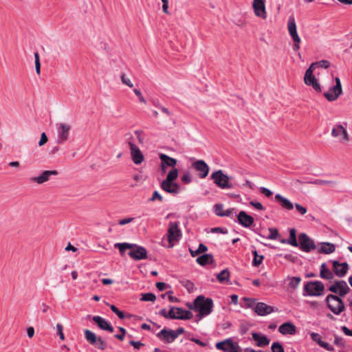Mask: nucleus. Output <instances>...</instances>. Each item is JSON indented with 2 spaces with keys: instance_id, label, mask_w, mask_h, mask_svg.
Here are the masks:
<instances>
[{
  "instance_id": "f257e3e1",
  "label": "nucleus",
  "mask_w": 352,
  "mask_h": 352,
  "mask_svg": "<svg viewBox=\"0 0 352 352\" xmlns=\"http://www.w3.org/2000/svg\"><path fill=\"white\" fill-rule=\"evenodd\" d=\"M213 307V302L210 298H205L202 296H199L194 301L193 309L198 312L201 317L209 315Z\"/></svg>"
},
{
  "instance_id": "09e8293b",
  "label": "nucleus",
  "mask_w": 352,
  "mask_h": 352,
  "mask_svg": "<svg viewBox=\"0 0 352 352\" xmlns=\"http://www.w3.org/2000/svg\"><path fill=\"white\" fill-rule=\"evenodd\" d=\"M236 212L234 208H228L225 210L223 217H229L232 219L237 217Z\"/></svg>"
},
{
  "instance_id": "69168bd1",
  "label": "nucleus",
  "mask_w": 352,
  "mask_h": 352,
  "mask_svg": "<svg viewBox=\"0 0 352 352\" xmlns=\"http://www.w3.org/2000/svg\"><path fill=\"white\" fill-rule=\"evenodd\" d=\"M211 232L213 233H222V234H226L228 232L227 230L223 229L220 227L212 228Z\"/></svg>"
},
{
  "instance_id": "9b49d317",
  "label": "nucleus",
  "mask_w": 352,
  "mask_h": 352,
  "mask_svg": "<svg viewBox=\"0 0 352 352\" xmlns=\"http://www.w3.org/2000/svg\"><path fill=\"white\" fill-rule=\"evenodd\" d=\"M84 333L85 339L91 344L101 350L106 349L107 344L101 337H98L96 333L89 329H85Z\"/></svg>"
},
{
  "instance_id": "de8ad7c7",
  "label": "nucleus",
  "mask_w": 352,
  "mask_h": 352,
  "mask_svg": "<svg viewBox=\"0 0 352 352\" xmlns=\"http://www.w3.org/2000/svg\"><path fill=\"white\" fill-rule=\"evenodd\" d=\"M272 352H285L283 346L278 342H275L272 345Z\"/></svg>"
},
{
  "instance_id": "6e6552de",
  "label": "nucleus",
  "mask_w": 352,
  "mask_h": 352,
  "mask_svg": "<svg viewBox=\"0 0 352 352\" xmlns=\"http://www.w3.org/2000/svg\"><path fill=\"white\" fill-rule=\"evenodd\" d=\"M211 179L221 189H230L232 187L229 183L230 177L224 174L221 170L213 172L211 175Z\"/></svg>"
},
{
  "instance_id": "c9c22d12",
  "label": "nucleus",
  "mask_w": 352,
  "mask_h": 352,
  "mask_svg": "<svg viewBox=\"0 0 352 352\" xmlns=\"http://www.w3.org/2000/svg\"><path fill=\"white\" fill-rule=\"evenodd\" d=\"M180 180L182 184L187 185L192 182L193 176L190 170H186L182 173Z\"/></svg>"
},
{
  "instance_id": "6e6d98bb",
  "label": "nucleus",
  "mask_w": 352,
  "mask_h": 352,
  "mask_svg": "<svg viewBox=\"0 0 352 352\" xmlns=\"http://www.w3.org/2000/svg\"><path fill=\"white\" fill-rule=\"evenodd\" d=\"M259 190L261 192L265 195L267 197H271L273 194V192L270 189L265 187H260Z\"/></svg>"
},
{
  "instance_id": "423d86ee",
  "label": "nucleus",
  "mask_w": 352,
  "mask_h": 352,
  "mask_svg": "<svg viewBox=\"0 0 352 352\" xmlns=\"http://www.w3.org/2000/svg\"><path fill=\"white\" fill-rule=\"evenodd\" d=\"M324 290V284L320 280L309 281L304 286L303 296H320Z\"/></svg>"
},
{
  "instance_id": "1a4fd4ad",
  "label": "nucleus",
  "mask_w": 352,
  "mask_h": 352,
  "mask_svg": "<svg viewBox=\"0 0 352 352\" xmlns=\"http://www.w3.org/2000/svg\"><path fill=\"white\" fill-rule=\"evenodd\" d=\"M215 346L218 350L223 352H238V351H241L239 344L234 342L232 338H227L221 342H217Z\"/></svg>"
},
{
  "instance_id": "0e129e2a",
  "label": "nucleus",
  "mask_w": 352,
  "mask_h": 352,
  "mask_svg": "<svg viewBox=\"0 0 352 352\" xmlns=\"http://www.w3.org/2000/svg\"><path fill=\"white\" fill-rule=\"evenodd\" d=\"M156 287L160 291H164L168 287V285L163 282H158L156 283Z\"/></svg>"
},
{
  "instance_id": "0eeeda50",
  "label": "nucleus",
  "mask_w": 352,
  "mask_h": 352,
  "mask_svg": "<svg viewBox=\"0 0 352 352\" xmlns=\"http://www.w3.org/2000/svg\"><path fill=\"white\" fill-rule=\"evenodd\" d=\"M287 29H288L289 34L290 35V36L292 37V38L294 41L293 50L294 51L299 50V49L300 47V43L301 42V39L297 32V28H296L295 18L292 15L289 16L288 18Z\"/></svg>"
},
{
  "instance_id": "4be33fe9",
  "label": "nucleus",
  "mask_w": 352,
  "mask_h": 352,
  "mask_svg": "<svg viewBox=\"0 0 352 352\" xmlns=\"http://www.w3.org/2000/svg\"><path fill=\"white\" fill-rule=\"evenodd\" d=\"M236 218L238 223L244 228L251 227L254 222V218L245 211H241Z\"/></svg>"
},
{
  "instance_id": "5701e85b",
  "label": "nucleus",
  "mask_w": 352,
  "mask_h": 352,
  "mask_svg": "<svg viewBox=\"0 0 352 352\" xmlns=\"http://www.w3.org/2000/svg\"><path fill=\"white\" fill-rule=\"evenodd\" d=\"M309 335L311 336V340L316 343H317L320 346H321L322 348L328 351H334L333 346L331 344H329L328 342L323 341L322 340L321 336L319 333L315 332H310Z\"/></svg>"
},
{
  "instance_id": "412c9836",
  "label": "nucleus",
  "mask_w": 352,
  "mask_h": 352,
  "mask_svg": "<svg viewBox=\"0 0 352 352\" xmlns=\"http://www.w3.org/2000/svg\"><path fill=\"white\" fill-rule=\"evenodd\" d=\"M131 155L134 164L138 165L144 161V155L139 148L133 143L129 142Z\"/></svg>"
},
{
  "instance_id": "f8f14e48",
  "label": "nucleus",
  "mask_w": 352,
  "mask_h": 352,
  "mask_svg": "<svg viewBox=\"0 0 352 352\" xmlns=\"http://www.w3.org/2000/svg\"><path fill=\"white\" fill-rule=\"evenodd\" d=\"M168 315L169 318L177 320H189L193 316L191 311L175 307L170 309Z\"/></svg>"
},
{
  "instance_id": "7c9ffc66",
  "label": "nucleus",
  "mask_w": 352,
  "mask_h": 352,
  "mask_svg": "<svg viewBox=\"0 0 352 352\" xmlns=\"http://www.w3.org/2000/svg\"><path fill=\"white\" fill-rule=\"evenodd\" d=\"M160 159L162 162V168L164 171L165 170V166L174 168L177 162L176 159L170 157L166 154H160Z\"/></svg>"
},
{
  "instance_id": "4c0bfd02",
  "label": "nucleus",
  "mask_w": 352,
  "mask_h": 352,
  "mask_svg": "<svg viewBox=\"0 0 352 352\" xmlns=\"http://www.w3.org/2000/svg\"><path fill=\"white\" fill-rule=\"evenodd\" d=\"M286 242L294 247H297L298 245V243L296 240V230L294 228H292L289 230V240L287 241L285 240H283L281 241V243H285Z\"/></svg>"
},
{
  "instance_id": "f704fd0d",
  "label": "nucleus",
  "mask_w": 352,
  "mask_h": 352,
  "mask_svg": "<svg viewBox=\"0 0 352 352\" xmlns=\"http://www.w3.org/2000/svg\"><path fill=\"white\" fill-rule=\"evenodd\" d=\"M217 278L218 281L221 283H227L230 281V272L226 269L222 270L220 273H219L217 276Z\"/></svg>"
},
{
  "instance_id": "13d9d810",
  "label": "nucleus",
  "mask_w": 352,
  "mask_h": 352,
  "mask_svg": "<svg viewBox=\"0 0 352 352\" xmlns=\"http://www.w3.org/2000/svg\"><path fill=\"white\" fill-rule=\"evenodd\" d=\"M133 91H134L135 94L138 97L140 102H141L142 103H146V100L144 98V96H142V94L140 90L135 89H133Z\"/></svg>"
},
{
  "instance_id": "dca6fc26",
  "label": "nucleus",
  "mask_w": 352,
  "mask_h": 352,
  "mask_svg": "<svg viewBox=\"0 0 352 352\" xmlns=\"http://www.w3.org/2000/svg\"><path fill=\"white\" fill-rule=\"evenodd\" d=\"M314 71L310 67L307 69L304 77V82L307 86H311L314 90L320 92L321 91L320 85L314 75Z\"/></svg>"
},
{
  "instance_id": "20e7f679",
  "label": "nucleus",
  "mask_w": 352,
  "mask_h": 352,
  "mask_svg": "<svg viewBox=\"0 0 352 352\" xmlns=\"http://www.w3.org/2000/svg\"><path fill=\"white\" fill-rule=\"evenodd\" d=\"M56 131V142L58 144H65L69 139L72 126L66 122H57L55 125Z\"/></svg>"
},
{
  "instance_id": "f03ea898",
  "label": "nucleus",
  "mask_w": 352,
  "mask_h": 352,
  "mask_svg": "<svg viewBox=\"0 0 352 352\" xmlns=\"http://www.w3.org/2000/svg\"><path fill=\"white\" fill-rule=\"evenodd\" d=\"M346 126V122L336 123L333 125L331 130V136L336 139V142L341 144H346L350 140Z\"/></svg>"
},
{
  "instance_id": "c85d7f7f",
  "label": "nucleus",
  "mask_w": 352,
  "mask_h": 352,
  "mask_svg": "<svg viewBox=\"0 0 352 352\" xmlns=\"http://www.w3.org/2000/svg\"><path fill=\"white\" fill-rule=\"evenodd\" d=\"M58 172L56 170H45L41 175L37 177L32 178V181L41 184L50 179L52 175H56Z\"/></svg>"
},
{
  "instance_id": "c756f323",
  "label": "nucleus",
  "mask_w": 352,
  "mask_h": 352,
  "mask_svg": "<svg viewBox=\"0 0 352 352\" xmlns=\"http://www.w3.org/2000/svg\"><path fill=\"white\" fill-rule=\"evenodd\" d=\"M252 339L256 342L257 346H265L270 344V339L262 333L253 332L252 333Z\"/></svg>"
},
{
  "instance_id": "37998d69",
  "label": "nucleus",
  "mask_w": 352,
  "mask_h": 352,
  "mask_svg": "<svg viewBox=\"0 0 352 352\" xmlns=\"http://www.w3.org/2000/svg\"><path fill=\"white\" fill-rule=\"evenodd\" d=\"M268 231L270 232V234L268 236H267V239H271V240H275V239H278V237L279 236V233H278L277 229L274 228H270L268 229Z\"/></svg>"
},
{
  "instance_id": "a211bd4d",
  "label": "nucleus",
  "mask_w": 352,
  "mask_h": 352,
  "mask_svg": "<svg viewBox=\"0 0 352 352\" xmlns=\"http://www.w3.org/2000/svg\"><path fill=\"white\" fill-rule=\"evenodd\" d=\"M252 6L254 13L257 17L262 19H266L265 0H253Z\"/></svg>"
},
{
  "instance_id": "4468645a",
  "label": "nucleus",
  "mask_w": 352,
  "mask_h": 352,
  "mask_svg": "<svg viewBox=\"0 0 352 352\" xmlns=\"http://www.w3.org/2000/svg\"><path fill=\"white\" fill-rule=\"evenodd\" d=\"M335 82V85L330 87L329 89L324 93V96L329 101L336 100L342 93L340 78L338 77H336Z\"/></svg>"
},
{
  "instance_id": "a878e982",
  "label": "nucleus",
  "mask_w": 352,
  "mask_h": 352,
  "mask_svg": "<svg viewBox=\"0 0 352 352\" xmlns=\"http://www.w3.org/2000/svg\"><path fill=\"white\" fill-rule=\"evenodd\" d=\"M318 253H323L326 254H329L335 252L336 246L333 243L329 242H322L316 245V249Z\"/></svg>"
},
{
  "instance_id": "f3484780",
  "label": "nucleus",
  "mask_w": 352,
  "mask_h": 352,
  "mask_svg": "<svg viewBox=\"0 0 352 352\" xmlns=\"http://www.w3.org/2000/svg\"><path fill=\"white\" fill-rule=\"evenodd\" d=\"M332 270L334 275L339 278L344 277L349 269V264L346 262L340 263L338 261H332Z\"/></svg>"
},
{
  "instance_id": "79ce46f5",
  "label": "nucleus",
  "mask_w": 352,
  "mask_h": 352,
  "mask_svg": "<svg viewBox=\"0 0 352 352\" xmlns=\"http://www.w3.org/2000/svg\"><path fill=\"white\" fill-rule=\"evenodd\" d=\"M115 247L118 248L121 254H122L126 249H130L132 247V244L128 243H117L115 244Z\"/></svg>"
},
{
  "instance_id": "a18cd8bd",
  "label": "nucleus",
  "mask_w": 352,
  "mask_h": 352,
  "mask_svg": "<svg viewBox=\"0 0 352 352\" xmlns=\"http://www.w3.org/2000/svg\"><path fill=\"white\" fill-rule=\"evenodd\" d=\"M214 213L219 217H223V214L225 210L223 209V206L222 204H216L214 206Z\"/></svg>"
},
{
  "instance_id": "cd10ccee",
  "label": "nucleus",
  "mask_w": 352,
  "mask_h": 352,
  "mask_svg": "<svg viewBox=\"0 0 352 352\" xmlns=\"http://www.w3.org/2000/svg\"><path fill=\"white\" fill-rule=\"evenodd\" d=\"M278 331L283 335H294L296 333V327L291 322H287L279 326Z\"/></svg>"
},
{
  "instance_id": "ddd939ff",
  "label": "nucleus",
  "mask_w": 352,
  "mask_h": 352,
  "mask_svg": "<svg viewBox=\"0 0 352 352\" xmlns=\"http://www.w3.org/2000/svg\"><path fill=\"white\" fill-rule=\"evenodd\" d=\"M329 290L338 294L339 297H343L349 293L350 288L346 281L336 280L333 284L329 286Z\"/></svg>"
},
{
  "instance_id": "e433bc0d",
  "label": "nucleus",
  "mask_w": 352,
  "mask_h": 352,
  "mask_svg": "<svg viewBox=\"0 0 352 352\" xmlns=\"http://www.w3.org/2000/svg\"><path fill=\"white\" fill-rule=\"evenodd\" d=\"M301 278L299 276H288L285 281H287L288 285L292 289H296L300 283Z\"/></svg>"
},
{
  "instance_id": "e2e57ef3",
  "label": "nucleus",
  "mask_w": 352,
  "mask_h": 352,
  "mask_svg": "<svg viewBox=\"0 0 352 352\" xmlns=\"http://www.w3.org/2000/svg\"><path fill=\"white\" fill-rule=\"evenodd\" d=\"M243 300L247 307H252L255 305L254 300L252 298H244Z\"/></svg>"
},
{
  "instance_id": "8fccbe9b",
  "label": "nucleus",
  "mask_w": 352,
  "mask_h": 352,
  "mask_svg": "<svg viewBox=\"0 0 352 352\" xmlns=\"http://www.w3.org/2000/svg\"><path fill=\"white\" fill-rule=\"evenodd\" d=\"M121 80H122V82L123 84L126 85V86H128L131 88L133 87V84L131 82V79L129 77H127L126 74H122Z\"/></svg>"
},
{
  "instance_id": "5fc2aeb1",
  "label": "nucleus",
  "mask_w": 352,
  "mask_h": 352,
  "mask_svg": "<svg viewBox=\"0 0 352 352\" xmlns=\"http://www.w3.org/2000/svg\"><path fill=\"white\" fill-rule=\"evenodd\" d=\"M294 206H295L296 210L302 215L306 214L307 212V208L302 206H301L300 204H296L295 205H294Z\"/></svg>"
},
{
  "instance_id": "603ef678",
  "label": "nucleus",
  "mask_w": 352,
  "mask_h": 352,
  "mask_svg": "<svg viewBox=\"0 0 352 352\" xmlns=\"http://www.w3.org/2000/svg\"><path fill=\"white\" fill-rule=\"evenodd\" d=\"M111 311L116 314L120 319H123L124 318V314L122 311H120L115 305H111L110 306Z\"/></svg>"
},
{
  "instance_id": "7ed1b4c3",
  "label": "nucleus",
  "mask_w": 352,
  "mask_h": 352,
  "mask_svg": "<svg viewBox=\"0 0 352 352\" xmlns=\"http://www.w3.org/2000/svg\"><path fill=\"white\" fill-rule=\"evenodd\" d=\"M182 231L179 228V224L177 222H170L166 237L168 241L167 248H172L182 238Z\"/></svg>"
},
{
  "instance_id": "052dcab7",
  "label": "nucleus",
  "mask_w": 352,
  "mask_h": 352,
  "mask_svg": "<svg viewBox=\"0 0 352 352\" xmlns=\"http://www.w3.org/2000/svg\"><path fill=\"white\" fill-rule=\"evenodd\" d=\"M56 329H57L58 333V335L60 336V338L62 340H64L65 336H64V334L63 333V326L60 324L58 323L56 324Z\"/></svg>"
},
{
  "instance_id": "aec40b11",
  "label": "nucleus",
  "mask_w": 352,
  "mask_h": 352,
  "mask_svg": "<svg viewBox=\"0 0 352 352\" xmlns=\"http://www.w3.org/2000/svg\"><path fill=\"white\" fill-rule=\"evenodd\" d=\"M161 188L166 192L175 195L180 192V186L175 182L163 180Z\"/></svg>"
},
{
  "instance_id": "680f3d73",
  "label": "nucleus",
  "mask_w": 352,
  "mask_h": 352,
  "mask_svg": "<svg viewBox=\"0 0 352 352\" xmlns=\"http://www.w3.org/2000/svg\"><path fill=\"white\" fill-rule=\"evenodd\" d=\"M133 220H134V219L131 218V217L125 218V219H120L118 223L120 226H124V225L131 223L132 221H133Z\"/></svg>"
},
{
  "instance_id": "bf43d9fd",
  "label": "nucleus",
  "mask_w": 352,
  "mask_h": 352,
  "mask_svg": "<svg viewBox=\"0 0 352 352\" xmlns=\"http://www.w3.org/2000/svg\"><path fill=\"white\" fill-rule=\"evenodd\" d=\"M48 140V138L45 134V133H42L41 135V139L38 142V145L39 146H41L43 145H44Z\"/></svg>"
},
{
  "instance_id": "774afa93",
  "label": "nucleus",
  "mask_w": 352,
  "mask_h": 352,
  "mask_svg": "<svg viewBox=\"0 0 352 352\" xmlns=\"http://www.w3.org/2000/svg\"><path fill=\"white\" fill-rule=\"evenodd\" d=\"M341 329L346 336H352V329L351 330L345 326L342 327Z\"/></svg>"
},
{
  "instance_id": "39448f33",
  "label": "nucleus",
  "mask_w": 352,
  "mask_h": 352,
  "mask_svg": "<svg viewBox=\"0 0 352 352\" xmlns=\"http://www.w3.org/2000/svg\"><path fill=\"white\" fill-rule=\"evenodd\" d=\"M325 300L328 308L335 315H340L345 309L344 302L340 297L338 296L329 294L326 297Z\"/></svg>"
},
{
  "instance_id": "58836bf2",
  "label": "nucleus",
  "mask_w": 352,
  "mask_h": 352,
  "mask_svg": "<svg viewBox=\"0 0 352 352\" xmlns=\"http://www.w3.org/2000/svg\"><path fill=\"white\" fill-rule=\"evenodd\" d=\"M330 66V63L328 60H322L316 63H313L309 67L311 69L316 70L317 68L327 69Z\"/></svg>"
},
{
  "instance_id": "864d4df0",
  "label": "nucleus",
  "mask_w": 352,
  "mask_h": 352,
  "mask_svg": "<svg viewBox=\"0 0 352 352\" xmlns=\"http://www.w3.org/2000/svg\"><path fill=\"white\" fill-rule=\"evenodd\" d=\"M156 199H157L160 202L163 201L162 196L157 191L153 192L152 197L149 199V201H154Z\"/></svg>"
},
{
  "instance_id": "72a5a7b5",
  "label": "nucleus",
  "mask_w": 352,
  "mask_h": 352,
  "mask_svg": "<svg viewBox=\"0 0 352 352\" xmlns=\"http://www.w3.org/2000/svg\"><path fill=\"white\" fill-rule=\"evenodd\" d=\"M214 261L213 256L210 254H205L197 258V262L200 265L204 266L208 264L212 263Z\"/></svg>"
},
{
  "instance_id": "393cba45",
  "label": "nucleus",
  "mask_w": 352,
  "mask_h": 352,
  "mask_svg": "<svg viewBox=\"0 0 352 352\" xmlns=\"http://www.w3.org/2000/svg\"><path fill=\"white\" fill-rule=\"evenodd\" d=\"M254 310L258 316H263L272 313L274 307L264 302H258L255 305Z\"/></svg>"
},
{
  "instance_id": "ea45409f",
  "label": "nucleus",
  "mask_w": 352,
  "mask_h": 352,
  "mask_svg": "<svg viewBox=\"0 0 352 352\" xmlns=\"http://www.w3.org/2000/svg\"><path fill=\"white\" fill-rule=\"evenodd\" d=\"M253 254L254 259L252 261V265L254 267H258L262 263L264 256L263 255H259L256 250L253 251Z\"/></svg>"
},
{
  "instance_id": "3c124183",
  "label": "nucleus",
  "mask_w": 352,
  "mask_h": 352,
  "mask_svg": "<svg viewBox=\"0 0 352 352\" xmlns=\"http://www.w3.org/2000/svg\"><path fill=\"white\" fill-rule=\"evenodd\" d=\"M250 204L258 210H265V209L263 204L258 201H250Z\"/></svg>"
},
{
  "instance_id": "bb28decb",
  "label": "nucleus",
  "mask_w": 352,
  "mask_h": 352,
  "mask_svg": "<svg viewBox=\"0 0 352 352\" xmlns=\"http://www.w3.org/2000/svg\"><path fill=\"white\" fill-rule=\"evenodd\" d=\"M157 337L167 343L173 342L176 338L175 331L163 329L157 333Z\"/></svg>"
},
{
  "instance_id": "6ab92c4d",
  "label": "nucleus",
  "mask_w": 352,
  "mask_h": 352,
  "mask_svg": "<svg viewBox=\"0 0 352 352\" xmlns=\"http://www.w3.org/2000/svg\"><path fill=\"white\" fill-rule=\"evenodd\" d=\"M130 257L134 260L139 261L145 259L147 257L146 250L142 247L135 244H132L131 250L129 252Z\"/></svg>"
},
{
  "instance_id": "338daca9",
  "label": "nucleus",
  "mask_w": 352,
  "mask_h": 352,
  "mask_svg": "<svg viewBox=\"0 0 352 352\" xmlns=\"http://www.w3.org/2000/svg\"><path fill=\"white\" fill-rule=\"evenodd\" d=\"M208 250L207 247L203 244V243H200L199 245V247L196 250V253H203V252H206Z\"/></svg>"
},
{
  "instance_id": "9d476101",
  "label": "nucleus",
  "mask_w": 352,
  "mask_h": 352,
  "mask_svg": "<svg viewBox=\"0 0 352 352\" xmlns=\"http://www.w3.org/2000/svg\"><path fill=\"white\" fill-rule=\"evenodd\" d=\"M298 245L302 251L310 252L316 249L314 241L305 233H300L298 235Z\"/></svg>"
},
{
  "instance_id": "b1692460",
  "label": "nucleus",
  "mask_w": 352,
  "mask_h": 352,
  "mask_svg": "<svg viewBox=\"0 0 352 352\" xmlns=\"http://www.w3.org/2000/svg\"><path fill=\"white\" fill-rule=\"evenodd\" d=\"M93 321L98 325V327L103 330L109 332H113V328L111 325L110 322L106 319L99 316H95L93 317Z\"/></svg>"
},
{
  "instance_id": "2f4dec72",
  "label": "nucleus",
  "mask_w": 352,
  "mask_h": 352,
  "mask_svg": "<svg viewBox=\"0 0 352 352\" xmlns=\"http://www.w3.org/2000/svg\"><path fill=\"white\" fill-rule=\"evenodd\" d=\"M275 199L280 204L281 207L284 209L291 210L294 208V204L286 197L280 194L275 195Z\"/></svg>"
},
{
  "instance_id": "2eb2a0df",
  "label": "nucleus",
  "mask_w": 352,
  "mask_h": 352,
  "mask_svg": "<svg viewBox=\"0 0 352 352\" xmlns=\"http://www.w3.org/2000/svg\"><path fill=\"white\" fill-rule=\"evenodd\" d=\"M192 168L197 173L200 179H205L210 171V168L205 161L202 160H196L192 164Z\"/></svg>"
},
{
  "instance_id": "4d7b16f0",
  "label": "nucleus",
  "mask_w": 352,
  "mask_h": 352,
  "mask_svg": "<svg viewBox=\"0 0 352 352\" xmlns=\"http://www.w3.org/2000/svg\"><path fill=\"white\" fill-rule=\"evenodd\" d=\"M334 344L338 346L342 347L344 346V341L342 338L335 336Z\"/></svg>"
},
{
  "instance_id": "a19ab883",
  "label": "nucleus",
  "mask_w": 352,
  "mask_h": 352,
  "mask_svg": "<svg viewBox=\"0 0 352 352\" xmlns=\"http://www.w3.org/2000/svg\"><path fill=\"white\" fill-rule=\"evenodd\" d=\"M178 173H179V172L177 168H173L168 173L166 177L164 180L168 181V182H175V180L178 177Z\"/></svg>"
},
{
  "instance_id": "c03bdc74",
  "label": "nucleus",
  "mask_w": 352,
  "mask_h": 352,
  "mask_svg": "<svg viewBox=\"0 0 352 352\" xmlns=\"http://www.w3.org/2000/svg\"><path fill=\"white\" fill-rule=\"evenodd\" d=\"M141 300L143 301H151L153 302L155 300L156 297L152 293H146L142 294L141 297Z\"/></svg>"
},
{
  "instance_id": "473e14b6",
  "label": "nucleus",
  "mask_w": 352,
  "mask_h": 352,
  "mask_svg": "<svg viewBox=\"0 0 352 352\" xmlns=\"http://www.w3.org/2000/svg\"><path fill=\"white\" fill-rule=\"evenodd\" d=\"M320 277L322 279L331 280L334 278V273L327 267L324 263H322L320 268Z\"/></svg>"
},
{
  "instance_id": "49530a36",
  "label": "nucleus",
  "mask_w": 352,
  "mask_h": 352,
  "mask_svg": "<svg viewBox=\"0 0 352 352\" xmlns=\"http://www.w3.org/2000/svg\"><path fill=\"white\" fill-rule=\"evenodd\" d=\"M34 58H35V69L37 74H40L41 72V63L39 58V54L38 52L34 53Z\"/></svg>"
}]
</instances>
